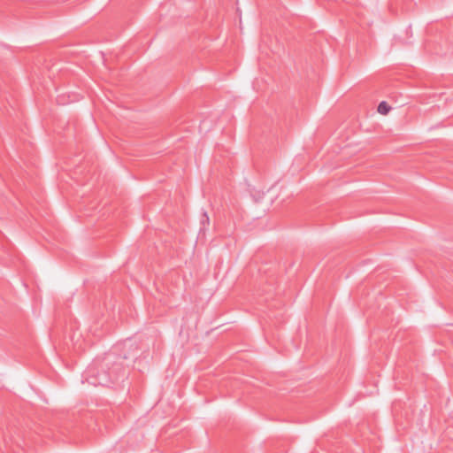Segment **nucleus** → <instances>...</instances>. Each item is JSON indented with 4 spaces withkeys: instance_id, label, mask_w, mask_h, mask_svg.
I'll return each mask as SVG.
<instances>
[{
    "instance_id": "7ed1b4c3",
    "label": "nucleus",
    "mask_w": 453,
    "mask_h": 453,
    "mask_svg": "<svg viewBox=\"0 0 453 453\" xmlns=\"http://www.w3.org/2000/svg\"><path fill=\"white\" fill-rule=\"evenodd\" d=\"M205 222H206V223H209V217H208V215H207V213H206V212H204V213L203 214V219H202V223H203V224H204Z\"/></svg>"
},
{
    "instance_id": "f03ea898",
    "label": "nucleus",
    "mask_w": 453,
    "mask_h": 453,
    "mask_svg": "<svg viewBox=\"0 0 453 453\" xmlns=\"http://www.w3.org/2000/svg\"><path fill=\"white\" fill-rule=\"evenodd\" d=\"M111 382H112V380H108L105 376L104 378L98 380V384H100L102 386H108Z\"/></svg>"
},
{
    "instance_id": "f257e3e1",
    "label": "nucleus",
    "mask_w": 453,
    "mask_h": 453,
    "mask_svg": "<svg viewBox=\"0 0 453 453\" xmlns=\"http://www.w3.org/2000/svg\"><path fill=\"white\" fill-rule=\"evenodd\" d=\"M390 110H391V107L385 101L380 102L378 106V112L382 115H387Z\"/></svg>"
}]
</instances>
